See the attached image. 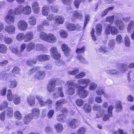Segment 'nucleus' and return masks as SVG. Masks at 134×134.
I'll return each instance as SVG.
<instances>
[{
  "instance_id": "obj_1",
  "label": "nucleus",
  "mask_w": 134,
  "mask_h": 134,
  "mask_svg": "<svg viewBox=\"0 0 134 134\" xmlns=\"http://www.w3.org/2000/svg\"><path fill=\"white\" fill-rule=\"evenodd\" d=\"M58 79H52L49 81L47 86V90L49 92L54 91L53 97L54 98H56L59 96V88Z\"/></svg>"
},
{
  "instance_id": "obj_2",
  "label": "nucleus",
  "mask_w": 134,
  "mask_h": 134,
  "mask_svg": "<svg viewBox=\"0 0 134 134\" xmlns=\"http://www.w3.org/2000/svg\"><path fill=\"white\" fill-rule=\"evenodd\" d=\"M105 31L107 34H111L112 35H116L119 32V30L116 27L114 26H111L109 25L107 26Z\"/></svg>"
},
{
  "instance_id": "obj_3",
  "label": "nucleus",
  "mask_w": 134,
  "mask_h": 134,
  "mask_svg": "<svg viewBox=\"0 0 134 134\" xmlns=\"http://www.w3.org/2000/svg\"><path fill=\"white\" fill-rule=\"evenodd\" d=\"M17 26L19 30L21 31H24L27 30L28 24L27 22L25 21L20 20L18 22Z\"/></svg>"
},
{
  "instance_id": "obj_4",
  "label": "nucleus",
  "mask_w": 134,
  "mask_h": 134,
  "mask_svg": "<svg viewBox=\"0 0 134 134\" xmlns=\"http://www.w3.org/2000/svg\"><path fill=\"white\" fill-rule=\"evenodd\" d=\"M67 85H68V91L69 94H73L75 92L74 88L76 85V83L71 81H68L67 82Z\"/></svg>"
},
{
  "instance_id": "obj_5",
  "label": "nucleus",
  "mask_w": 134,
  "mask_h": 134,
  "mask_svg": "<svg viewBox=\"0 0 134 134\" xmlns=\"http://www.w3.org/2000/svg\"><path fill=\"white\" fill-rule=\"evenodd\" d=\"M23 6L22 5H19L17 7L15 8L14 10L11 9L9 10V14H13V15H19L23 13Z\"/></svg>"
},
{
  "instance_id": "obj_6",
  "label": "nucleus",
  "mask_w": 134,
  "mask_h": 134,
  "mask_svg": "<svg viewBox=\"0 0 134 134\" xmlns=\"http://www.w3.org/2000/svg\"><path fill=\"white\" fill-rule=\"evenodd\" d=\"M51 54L52 58L55 60H57V62L55 63L57 64L59 63V54L56 47H52L51 49Z\"/></svg>"
},
{
  "instance_id": "obj_7",
  "label": "nucleus",
  "mask_w": 134,
  "mask_h": 134,
  "mask_svg": "<svg viewBox=\"0 0 134 134\" xmlns=\"http://www.w3.org/2000/svg\"><path fill=\"white\" fill-rule=\"evenodd\" d=\"M46 74V73L45 71H39L36 73L34 75V77L36 79L41 80L44 77Z\"/></svg>"
},
{
  "instance_id": "obj_8",
  "label": "nucleus",
  "mask_w": 134,
  "mask_h": 134,
  "mask_svg": "<svg viewBox=\"0 0 134 134\" xmlns=\"http://www.w3.org/2000/svg\"><path fill=\"white\" fill-rule=\"evenodd\" d=\"M65 25L67 29L71 31L78 30L81 28V26L79 25H74L68 23H66Z\"/></svg>"
},
{
  "instance_id": "obj_9",
  "label": "nucleus",
  "mask_w": 134,
  "mask_h": 134,
  "mask_svg": "<svg viewBox=\"0 0 134 134\" xmlns=\"http://www.w3.org/2000/svg\"><path fill=\"white\" fill-rule=\"evenodd\" d=\"M5 22L8 24L13 23L14 20V15L13 14H9V10L8 15L5 17Z\"/></svg>"
},
{
  "instance_id": "obj_10",
  "label": "nucleus",
  "mask_w": 134,
  "mask_h": 134,
  "mask_svg": "<svg viewBox=\"0 0 134 134\" xmlns=\"http://www.w3.org/2000/svg\"><path fill=\"white\" fill-rule=\"evenodd\" d=\"M24 42H28L30 41L33 38V33L31 31H29L24 34Z\"/></svg>"
},
{
  "instance_id": "obj_11",
  "label": "nucleus",
  "mask_w": 134,
  "mask_h": 134,
  "mask_svg": "<svg viewBox=\"0 0 134 134\" xmlns=\"http://www.w3.org/2000/svg\"><path fill=\"white\" fill-rule=\"evenodd\" d=\"M50 59V56L46 54L39 55L36 57L37 60L41 62L48 60H49Z\"/></svg>"
},
{
  "instance_id": "obj_12",
  "label": "nucleus",
  "mask_w": 134,
  "mask_h": 134,
  "mask_svg": "<svg viewBox=\"0 0 134 134\" xmlns=\"http://www.w3.org/2000/svg\"><path fill=\"white\" fill-rule=\"evenodd\" d=\"M5 30L9 34H12L15 32V28L13 25L7 26L5 27Z\"/></svg>"
},
{
  "instance_id": "obj_13",
  "label": "nucleus",
  "mask_w": 134,
  "mask_h": 134,
  "mask_svg": "<svg viewBox=\"0 0 134 134\" xmlns=\"http://www.w3.org/2000/svg\"><path fill=\"white\" fill-rule=\"evenodd\" d=\"M116 42L115 40L111 39L110 40L108 43V49L109 52L114 49L115 45Z\"/></svg>"
},
{
  "instance_id": "obj_14",
  "label": "nucleus",
  "mask_w": 134,
  "mask_h": 134,
  "mask_svg": "<svg viewBox=\"0 0 134 134\" xmlns=\"http://www.w3.org/2000/svg\"><path fill=\"white\" fill-rule=\"evenodd\" d=\"M79 123V121L78 120L73 119L69 123V125L70 128L74 129L78 127Z\"/></svg>"
},
{
  "instance_id": "obj_15",
  "label": "nucleus",
  "mask_w": 134,
  "mask_h": 134,
  "mask_svg": "<svg viewBox=\"0 0 134 134\" xmlns=\"http://www.w3.org/2000/svg\"><path fill=\"white\" fill-rule=\"evenodd\" d=\"M33 117L31 114L29 113L26 115L23 119V121L25 124L28 125L32 120Z\"/></svg>"
},
{
  "instance_id": "obj_16",
  "label": "nucleus",
  "mask_w": 134,
  "mask_h": 134,
  "mask_svg": "<svg viewBox=\"0 0 134 134\" xmlns=\"http://www.w3.org/2000/svg\"><path fill=\"white\" fill-rule=\"evenodd\" d=\"M40 110L36 108H33L31 111V114L33 117L36 119L38 117L40 114Z\"/></svg>"
},
{
  "instance_id": "obj_17",
  "label": "nucleus",
  "mask_w": 134,
  "mask_h": 134,
  "mask_svg": "<svg viewBox=\"0 0 134 134\" xmlns=\"http://www.w3.org/2000/svg\"><path fill=\"white\" fill-rule=\"evenodd\" d=\"M61 47L65 55L66 56H68L70 55V48L68 47V46L65 44H63L62 45Z\"/></svg>"
},
{
  "instance_id": "obj_18",
  "label": "nucleus",
  "mask_w": 134,
  "mask_h": 134,
  "mask_svg": "<svg viewBox=\"0 0 134 134\" xmlns=\"http://www.w3.org/2000/svg\"><path fill=\"white\" fill-rule=\"evenodd\" d=\"M56 40V38L54 35L52 34H50L48 35L46 41L50 43H53L55 42Z\"/></svg>"
},
{
  "instance_id": "obj_19",
  "label": "nucleus",
  "mask_w": 134,
  "mask_h": 134,
  "mask_svg": "<svg viewBox=\"0 0 134 134\" xmlns=\"http://www.w3.org/2000/svg\"><path fill=\"white\" fill-rule=\"evenodd\" d=\"M27 101L29 105L31 106H34L35 103V97L33 96H30L27 97Z\"/></svg>"
},
{
  "instance_id": "obj_20",
  "label": "nucleus",
  "mask_w": 134,
  "mask_h": 134,
  "mask_svg": "<svg viewBox=\"0 0 134 134\" xmlns=\"http://www.w3.org/2000/svg\"><path fill=\"white\" fill-rule=\"evenodd\" d=\"M15 95H14L10 89L8 90L7 93V100L9 101H12L14 99Z\"/></svg>"
},
{
  "instance_id": "obj_21",
  "label": "nucleus",
  "mask_w": 134,
  "mask_h": 134,
  "mask_svg": "<svg viewBox=\"0 0 134 134\" xmlns=\"http://www.w3.org/2000/svg\"><path fill=\"white\" fill-rule=\"evenodd\" d=\"M23 13L25 15L30 14L31 12V7L28 5H27L23 8Z\"/></svg>"
},
{
  "instance_id": "obj_22",
  "label": "nucleus",
  "mask_w": 134,
  "mask_h": 134,
  "mask_svg": "<svg viewBox=\"0 0 134 134\" xmlns=\"http://www.w3.org/2000/svg\"><path fill=\"white\" fill-rule=\"evenodd\" d=\"M91 80L90 79H80L77 81L78 83L81 85H86L89 84L91 82Z\"/></svg>"
},
{
  "instance_id": "obj_23",
  "label": "nucleus",
  "mask_w": 134,
  "mask_h": 134,
  "mask_svg": "<svg viewBox=\"0 0 134 134\" xmlns=\"http://www.w3.org/2000/svg\"><path fill=\"white\" fill-rule=\"evenodd\" d=\"M6 113L8 118H12L13 116V110L12 108L10 107L8 108L6 111Z\"/></svg>"
},
{
  "instance_id": "obj_24",
  "label": "nucleus",
  "mask_w": 134,
  "mask_h": 134,
  "mask_svg": "<svg viewBox=\"0 0 134 134\" xmlns=\"http://www.w3.org/2000/svg\"><path fill=\"white\" fill-rule=\"evenodd\" d=\"M73 15L75 18L80 19H82L83 18V16L82 14L80 11H76L74 12Z\"/></svg>"
},
{
  "instance_id": "obj_25",
  "label": "nucleus",
  "mask_w": 134,
  "mask_h": 134,
  "mask_svg": "<svg viewBox=\"0 0 134 134\" xmlns=\"http://www.w3.org/2000/svg\"><path fill=\"white\" fill-rule=\"evenodd\" d=\"M61 112L63 114H59V121L60 119V121H63V119L64 117V115H65L68 112V110L66 108H63L60 110Z\"/></svg>"
},
{
  "instance_id": "obj_26",
  "label": "nucleus",
  "mask_w": 134,
  "mask_h": 134,
  "mask_svg": "<svg viewBox=\"0 0 134 134\" xmlns=\"http://www.w3.org/2000/svg\"><path fill=\"white\" fill-rule=\"evenodd\" d=\"M134 28V21H131L129 23L127 27V31L128 33H131Z\"/></svg>"
},
{
  "instance_id": "obj_27",
  "label": "nucleus",
  "mask_w": 134,
  "mask_h": 134,
  "mask_svg": "<svg viewBox=\"0 0 134 134\" xmlns=\"http://www.w3.org/2000/svg\"><path fill=\"white\" fill-rule=\"evenodd\" d=\"M114 7L113 6H111L105 9L103 12L101 14V16L103 17L104 16L106 15L108 12L111 11L114 8Z\"/></svg>"
},
{
  "instance_id": "obj_28",
  "label": "nucleus",
  "mask_w": 134,
  "mask_h": 134,
  "mask_svg": "<svg viewBox=\"0 0 134 134\" xmlns=\"http://www.w3.org/2000/svg\"><path fill=\"white\" fill-rule=\"evenodd\" d=\"M37 62V59L32 58L28 59L26 62V64L28 65H32L35 64Z\"/></svg>"
},
{
  "instance_id": "obj_29",
  "label": "nucleus",
  "mask_w": 134,
  "mask_h": 134,
  "mask_svg": "<svg viewBox=\"0 0 134 134\" xmlns=\"http://www.w3.org/2000/svg\"><path fill=\"white\" fill-rule=\"evenodd\" d=\"M8 106L7 101L5 100L3 101L0 105V110H2L7 108Z\"/></svg>"
},
{
  "instance_id": "obj_30",
  "label": "nucleus",
  "mask_w": 134,
  "mask_h": 134,
  "mask_svg": "<svg viewBox=\"0 0 134 134\" xmlns=\"http://www.w3.org/2000/svg\"><path fill=\"white\" fill-rule=\"evenodd\" d=\"M14 115L15 118L18 120H21L23 119V116L18 111H15Z\"/></svg>"
},
{
  "instance_id": "obj_31",
  "label": "nucleus",
  "mask_w": 134,
  "mask_h": 134,
  "mask_svg": "<svg viewBox=\"0 0 134 134\" xmlns=\"http://www.w3.org/2000/svg\"><path fill=\"white\" fill-rule=\"evenodd\" d=\"M88 93V91L84 90L82 92L79 93V94L80 98H84L87 97Z\"/></svg>"
},
{
  "instance_id": "obj_32",
  "label": "nucleus",
  "mask_w": 134,
  "mask_h": 134,
  "mask_svg": "<svg viewBox=\"0 0 134 134\" xmlns=\"http://www.w3.org/2000/svg\"><path fill=\"white\" fill-rule=\"evenodd\" d=\"M8 74L6 71H3L0 73V79L5 80L8 77Z\"/></svg>"
},
{
  "instance_id": "obj_33",
  "label": "nucleus",
  "mask_w": 134,
  "mask_h": 134,
  "mask_svg": "<svg viewBox=\"0 0 134 134\" xmlns=\"http://www.w3.org/2000/svg\"><path fill=\"white\" fill-rule=\"evenodd\" d=\"M49 12V9L48 7L44 6L43 7L42 13L43 15H47Z\"/></svg>"
},
{
  "instance_id": "obj_34",
  "label": "nucleus",
  "mask_w": 134,
  "mask_h": 134,
  "mask_svg": "<svg viewBox=\"0 0 134 134\" xmlns=\"http://www.w3.org/2000/svg\"><path fill=\"white\" fill-rule=\"evenodd\" d=\"M24 34L21 33L18 34L16 36V39L18 41H21L24 40Z\"/></svg>"
},
{
  "instance_id": "obj_35",
  "label": "nucleus",
  "mask_w": 134,
  "mask_h": 134,
  "mask_svg": "<svg viewBox=\"0 0 134 134\" xmlns=\"http://www.w3.org/2000/svg\"><path fill=\"white\" fill-rule=\"evenodd\" d=\"M13 100V102L15 105H18L20 103V98L19 95H15Z\"/></svg>"
},
{
  "instance_id": "obj_36",
  "label": "nucleus",
  "mask_w": 134,
  "mask_h": 134,
  "mask_svg": "<svg viewBox=\"0 0 134 134\" xmlns=\"http://www.w3.org/2000/svg\"><path fill=\"white\" fill-rule=\"evenodd\" d=\"M35 47L37 50L39 51H43L45 49L44 46L41 44L37 43L35 44Z\"/></svg>"
},
{
  "instance_id": "obj_37",
  "label": "nucleus",
  "mask_w": 134,
  "mask_h": 134,
  "mask_svg": "<svg viewBox=\"0 0 134 134\" xmlns=\"http://www.w3.org/2000/svg\"><path fill=\"white\" fill-rule=\"evenodd\" d=\"M102 26L100 24H98L96 26V32L98 35H100L101 34Z\"/></svg>"
},
{
  "instance_id": "obj_38",
  "label": "nucleus",
  "mask_w": 134,
  "mask_h": 134,
  "mask_svg": "<svg viewBox=\"0 0 134 134\" xmlns=\"http://www.w3.org/2000/svg\"><path fill=\"white\" fill-rule=\"evenodd\" d=\"M35 47V45L34 43L31 42L29 43L27 45L26 49L28 51H30L32 50Z\"/></svg>"
},
{
  "instance_id": "obj_39",
  "label": "nucleus",
  "mask_w": 134,
  "mask_h": 134,
  "mask_svg": "<svg viewBox=\"0 0 134 134\" xmlns=\"http://www.w3.org/2000/svg\"><path fill=\"white\" fill-rule=\"evenodd\" d=\"M29 23L31 25H35L36 23V20L35 17L33 16L30 17L29 18Z\"/></svg>"
},
{
  "instance_id": "obj_40",
  "label": "nucleus",
  "mask_w": 134,
  "mask_h": 134,
  "mask_svg": "<svg viewBox=\"0 0 134 134\" xmlns=\"http://www.w3.org/2000/svg\"><path fill=\"white\" fill-rule=\"evenodd\" d=\"M40 68L39 66H35L33 68L31 69L28 72L29 75H31L36 71L40 70Z\"/></svg>"
},
{
  "instance_id": "obj_41",
  "label": "nucleus",
  "mask_w": 134,
  "mask_h": 134,
  "mask_svg": "<svg viewBox=\"0 0 134 134\" xmlns=\"http://www.w3.org/2000/svg\"><path fill=\"white\" fill-rule=\"evenodd\" d=\"M98 51L99 52L102 53H105L109 52L108 48L104 46H100L99 48Z\"/></svg>"
},
{
  "instance_id": "obj_42",
  "label": "nucleus",
  "mask_w": 134,
  "mask_h": 134,
  "mask_svg": "<svg viewBox=\"0 0 134 134\" xmlns=\"http://www.w3.org/2000/svg\"><path fill=\"white\" fill-rule=\"evenodd\" d=\"M36 98L40 105L41 106H43L44 102V101H43V97L42 96L37 95L36 96Z\"/></svg>"
},
{
  "instance_id": "obj_43",
  "label": "nucleus",
  "mask_w": 134,
  "mask_h": 134,
  "mask_svg": "<svg viewBox=\"0 0 134 134\" xmlns=\"http://www.w3.org/2000/svg\"><path fill=\"white\" fill-rule=\"evenodd\" d=\"M7 47L3 44L0 45V53H5L7 51Z\"/></svg>"
},
{
  "instance_id": "obj_44",
  "label": "nucleus",
  "mask_w": 134,
  "mask_h": 134,
  "mask_svg": "<svg viewBox=\"0 0 134 134\" xmlns=\"http://www.w3.org/2000/svg\"><path fill=\"white\" fill-rule=\"evenodd\" d=\"M48 35L44 32H41L40 34V37L41 39L46 41Z\"/></svg>"
},
{
  "instance_id": "obj_45",
  "label": "nucleus",
  "mask_w": 134,
  "mask_h": 134,
  "mask_svg": "<svg viewBox=\"0 0 134 134\" xmlns=\"http://www.w3.org/2000/svg\"><path fill=\"white\" fill-rule=\"evenodd\" d=\"M86 131V129L84 127H82L79 128L76 132L77 134H84Z\"/></svg>"
},
{
  "instance_id": "obj_46",
  "label": "nucleus",
  "mask_w": 134,
  "mask_h": 134,
  "mask_svg": "<svg viewBox=\"0 0 134 134\" xmlns=\"http://www.w3.org/2000/svg\"><path fill=\"white\" fill-rule=\"evenodd\" d=\"M124 42L126 46L129 47L130 46V40L129 37H128L127 35L125 36V37Z\"/></svg>"
},
{
  "instance_id": "obj_47",
  "label": "nucleus",
  "mask_w": 134,
  "mask_h": 134,
  "mask_svg": "<svg viewBox=\"0 0 134 134\" xmlns=\"http://www.w3.org/2000/svg\"><path fill=\"white\" fill-rule=\"evenodd\" d=\"M120 69V72L123 73L127 71L128 69V68L126 65L123 64L122 65Z\"/></svg>"
},
{
  "instance_id": "obj_48",
  "label": "nucleus",
  "mask_w": 134,
  "mask_h": 134,
  "mask_svg": "<svg viewBox=\"0 0 134 134\" xmlns=\"http://www.w3.org/2000/svg\"><path fill=\"white\" fill-rule=\"evenodd\" d=\"M4 41L6 43L10 44L13 42V40L12 38L7 37L5 38Z\"/></svg>"
},
{
  "instance_id": "obj_49",
  "label": "nucleus",
  "mask_w": 134,
  "mask_h": 134,
  "mask_svg": "<svg viewBox=\"0 0 134 134\" xmlns=\"http://www.w3.org/2000/svg\"><path fill=\"white\" fill-rule=\"evenodd\" d=\"M10 83L9 84V86L10 88H14L17 85V82L16 81H10Z\"/></svg>"
},
{
  "instance_id": "obj_50",
  "label": "nucleus",
  "mask_w": 134,
  "mask_h": 134,
  "mask_svg": "<svg viewBox=\"0 0 134 134\" xmlns=\"http://www.w3.org/2000/svg\"><path fill=\"white\" fill-rule=\"evenodd\" d=\"M52 104V101L51 99H48L45 102H44L43 106L47 105L50 107Z\"/></svg>"
},
{
  "instance_id": "obj_51",
  "label": "nucleus",
  "mask_w": 134,
  "mask_h": 134,
  "mask_svg": "<svg viewBox=\"0 0 134 134\" xmlns=\"http://www.w3.org/2000/svg\"><path fill=\"white\" fill-rule=\"evenodd\" d=\"M60 35L62 38H66L68 36V34L65 31L62 30L60 32Z\"/></svg>"
},
{
  "instance_id": "obj_52",
  "label": "nucleus",
  "mask_w": 134,
  "mask_h": 134,
  "mask_svg": "<svg viewBox=\"0 0 134 134\" xmlns=\"http://www.w3.org/2000/svg\"><path fill=\"white\" fill-rule=\"evenodd\" d=\"M85 20L84 24V27H83L85 28V27L87 24L88 23L90 19V16L89 14H87L85 16Z\"/></svg>"
},
{
  "instance_id": "obj_53",
  "label": "nucleus",
  "mask_w": 134,
  "mask_h": 134,
  "mask_svg": "<svg viewBox=\"0 0 134 134\" xmlns=\"http://www.w3.org/2000/svg\"><path fill=\"white\" fill-rule=\"evenodd\" d=\"M114 18V15L108 16L106 18V21L109 22L111 24H112L113 22Z\"/></svg>"
},
{
  "instance_id": "obj_54",
  "label": "nucleus",
  "mask_w": 134,
  "mask_h": 134,
  "mask_svg": "<svg viewBox=\"0 0 134 134\" xmlns=\"http://www.w3.org/2000/svg\"><path fill=\"white\" fill-rule=\"evenodd\" d=\"M85 49V47L83 46L82 48H77L76 50V52L78 54H81L83 53Z\"/></svg>"
},
{
  "instance_id": "obj_55",
  "label": "nucleus",
  "mask_w": 134,
  "mask_h": 134,
  "mask_svg": "<svg viewBox=\"0 0 134 134\" xmlns=\"http://www.w3.org/2000/svg\"><path fill=\"white\" fill-rule=\"evenodd\" d=\"M86 75L85 72H82L77 75L75 76V78L76 79L81 78L84 77Z\"/></svg>"
},
{
  "instance_id": "obj_56",
  "label": "nucleus",
  "mask_w": 134,
  "mask_h": 134,
  "mask_svg": "<svg viewBox=\"0 0 134 134\" xmlns=\"http://www.w3.org/2000/svg\"><path fill=\"white\" fill-rule=\"evenodd\" d=\"M116 109L119 111H120L122 109V103L120 101L117 102L116 104Z\"/></svg>"
},
{
  "instance_id": "obj_57",
  "label": "nucleus",
  "mask_w": 134,
  "mask_h": 134,
  "mask_svg": "<svg viewBox=\"0 0 134 134\" xmlns=\"http://www.w3.org/2000/svg\"><path fill=\"white\" fill-rule=\"evenodd\" d=\"M79 71V69H77L73 70L72 71H68V73L69 74H70L72 75H75L78 73Z\"/></svg>"
},
{
  "instance_id": "obj_58",
  "label": "nucleus",
  "mask_w": 134,
  "mask_h": 134,
  "mask_svg": "<svg viewBox=\"0 0 134 134\" xmlns=\"http://www.w3.org/2000/svg\"><path fill=\"white\" fill-rule=\"evenodd\" d=\"M84 109L85 110L86 113L90 112L91 110V106L87 104H86L85 105Z\"/></svg>"
},
{
  "instance_id": "obj_59",
  "label": "nucleus",
  "mask_w": 134,
  "mask_h": 134,
  "mask_svg": "<svg viewBox=\"0 0 134 134\" xmlns=\"http://www.w3.org/2000/svg\"><path fill=\"white\" fill-rule=\"evenodd\" d=\"M97 94L98 95H101L104 93V91L101 88H98L96 91Z\"/></svg>"
},
{
  "instance_id": "obj_60",
  "label": "nucleus",
  "mask_w": 134,
  "mask_h": 134,
  "mask_svg": "<svg viewBox=\"0 0 134 134\" xmlns=\"http://www.w3.org/2000/svg\"><path fill=\"white\" fill-rule=\"evenodd\" d=\"M81 3L80 0H75L73 3L75 7L77 9H78L80 4Z\"/></svg>"
},
{
  "instance_id": "obj_61",
  "label": "nucleus",
  "mask_w": 134,
  "mask_h": 134,
  "mask_svg": "<svg viewBox=\"0 0 134 134\" xmlns=\"http://www.w3.org/2000/svg\"><path fill=\"white\" fill-rule=\"evenodd\" d=\"M116 41L119 43H121L123 42V40L121 35H118L116 37Z\"/></svg>"
},
{
  "instance_id": "obj_62",
  "label": "nucleus",
  "mask_w": 134,
  "mask_h": 134,
  "mask_svg": "<svg viewBox=\"0 0 134 134\" xmlns=\"http://www.w3.org/2000/svg\"><path fill=\"white\" fill-rule=\"evenodd\" d=\"M97 87V85L94 83H90L89 87V89L91 90H93L95 89Z\"/></svg>"
},
{
  "instance_id": "obj_63",
  "label": "nucleus",
  "mask_w": 134,
  "mask_h": 134,
  "mask_svg": "<svg viewBox=\"0 0 134 134\" xmlns=\"http://www.w3.org/2000/svg\"><path fill=\"white\" fill-rule=\"evenodd\" d=\"M54 113V111L53 110H51L49 111L48 114L47 116L49 119L51 118L53 116Z\"/></svg>"
},
{
  "instance_id": "obj_64",
  "label": "nucleus",
  "mask_w": 134,
  "mask_h": 134,
  "mask_svg": "<svg viewBox=\"0 0 134 134\" xmlns=\"http://www.w3.org/2000/svg\"><path fill=\"white\" fill-rule=\"evenodd\" d=\"M84 101L81 99H79L76 100V103L77 105L79 106H82L84 103Z\"/></svg>"
}]
</instances>
